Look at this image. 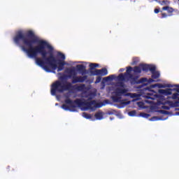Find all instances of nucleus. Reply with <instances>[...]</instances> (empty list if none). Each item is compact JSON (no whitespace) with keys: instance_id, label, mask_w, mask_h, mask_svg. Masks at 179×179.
I'll use <instances>...</instances> for the list:
<instances>
[{"instance_id":"f257e3e1","label":"nucleus","mask_w":179,"mask_h":179,"mask_svg":"<svg viewBox=\"0 0 179 179\" xmlns=\"http://www.w3.org/2000/svg\"><path fill=\"white\" fill-rule=\"evenodd\" d=\"M13 41L17 45L20 46L28 58L35 59L36 64L43 68L45 72H51V69L52 71L57 69V72L64 71L65 62L55 59L52 55L47 57L48 52L45 48L50 51H52L54 48L46 41L40 39L33 30H28L24 34L19 31L13 38Z\"/></svg>"},{"instance_id":"f03ea898","label":"nucleus","mask_w":179,"mask_h":179,"mask_svg":"<svg viewBox=\"0 0 179 179\" xmlns=\"http://www.w3.org/2000/svg\"><path fill=\"white\" fill-rule=\"evenodd\" d=\"M66 104L62 106V108L66 111H76V107H83L84 110H91L92 111H96V108H101L103 107L102 103H97L96 100L87 101L85 99H76L74 101L67 98L64 101Z\"/></svg>"},{"instance_id":"7ed1b4c3","label":"nucleus","mask_w":179,"mask_h":179,"mask_svg":"<svg viewBox=\"0 0 179 179\" xmlns=\"http://www.w3.org/2000/svg\"><path fill=\"white\" fill-rule=\"evenodd\" d=\"M131 72H132V67L128 66L127 67L126 72L123 73L119 74L117 76V80L120 82H130L131 85H141V83L143 84V85L139 86L138 89H142L143 86H148V85L152 83L153 80L152 79H150L148 80L147 78H141L139 79V76H135L132 74Z\"/></svg>"},{"instance_id":"20e7f679","label":"nucleus","mask_w":179,"mask_h":179,"mask_svg":"<svg viewBox=\"0 0 179 179\" xmlns=\"http://www.w3.org/2000/svg\"><path fill=\"white\" fill-rule=\"evenodd\" d=\"M71 89L77 92H85V90H87L85 84L72 85L71 83L56 80L51 85L50 92L52 96H55L57 93H64V92L71 90Z\"/></svg>"},{"instance_id":"39448f33","label":"nucleus","mask_w":179,"mask_h":179,"mask_svg":"<svg viewBox=\"0 0 179 179\" xmlns=\"http://www.w3.org/2000/svg\"><path fill=\"white\" fill-rule=\"evenodd\" d=\"M115 96H112V100L114 103H121L122 104H129V103L125 102L121 100V96H129L128 90L125 88L117 87L115 90Z\"/></svg>"},{"instance_id":"423d86ee","label":"nucleus","mask_w":179,"mask_h":179,"mask_svg":"<svg viewBox=\"0 0 179 179\" xmlns=\"http://www.w3.org/2000/svg\"><path fill=\"white\" fill-rule=\"evenodd\" d=\"M68 73L69 74V78H72V83H83L87 80V76H76L75 69H69Z\"/></svg>"},{"instance_id":"0eeeda50","label":"nucleus","mask_w":179,"mask_h":179,"mask_svg":"<svg viewBox=\"0 0 179 179\" xmlns=\"http://www.w3.org/2000/svg\"><path fill=\"white\" fill-rule=\"evenodd\" d=\"M175 87H178V88H173V89H170V88H167L166 90H159V93H160V94H164V96H170V94H173V92H177L176 93L173 94L171 99L173 100H176V99L178 98L179 96V85H174Z\"/></svg>"},{"instance_id":"6e6552de","label":"nucleus","mask_w":179,"mask_h":179,"mask_svg":"<svg viewBox=\"0 0 179 179\" xmlns=\"http://www.w3.org/2000/svg\"><path fill=\"white\" fill-rule=\"evenodd\" d=\"M133 72H134L135 76H138L137 73H142L143 72H149V64H140L138 66H136L132 68Z\"/></svg>"},{"instance_id":"1a4fd4ad","label":"nucleus","mask_w":179,"mask_h":179,"mask_svg":"<svg viewBox=\"0 0 179 179\" xmlns=\"http://www.w3.org/2000/svg\"><path fill=\"white\" fill-rule=\"evenodd\" d=\"M92 76H107L108 75V71L106 68L101 69H96L95 70H90V71Z\"/></svg>"},{"instance_id":"9d476101","label":"nucleus","mask_w":179,"mask_h":179,"mask_svg":"<svg viewBox=\"0 0 179 179\" xmlns=\"http://www.w3.org/2000/svg\"><path fill=\"white\" fill-rule=\"evenodd\" d=\"M148 71H151L152 73V78H149L147 80H149L150 79H152L153 81L151 82V83H153L155 82V80L153 79H159L160 78V73L159 71H156V66L149 64L148 65Z\"/></svg>"},{"instance_id":"9b49d317","label":"nucleus","mask_w":179,"mask_h":179,"mask_svg":"<svg viewBox=\"0 0 179 179\" xmlns=\"http://www.w3.org/2000/svg\"><path fill=\"white\" fill-rule=\"evenodd\" d=\"M76 69L81 75H86L87 73V70H86V66L83 64L76 65Z\"/></svg>"},{"instance_id":"f8f14e48","label":"nucleus","mask_w":179,"mask_h":179,"mask_svg":"<svg viewBox=\"0 0 179 179\" xmlns=\"http://www.w3.org/2000/svg\"><path fill=\"white\" fill-rule=\"evenodd\" d=\"M162 10H167L169 13H173L174 12V9L169 6H164L162 8Z\"/></svg>"},{"instance_id":"ddd939ff","label":"nucleus","mask_w":179,"mask_h":179,"mask_svg":"<svg viewBox=\"0 0 179 179\" xmlns=\"http://www.w3.org/2000/svg\"><path fill=\"white\" fill-rule=\"evenodd\" d=\"M94 116L96 120H103V113L102 112L96 113Z\"/></svg>"},{"instance_id":"4468645a","label":"nucleus","mask_w":179,"mask_h":179,"mask_svg":"<svg viewBox=\"0 0 179 179\" xmlns=\"http://www.w3.org/2000/svg\"><path fill=\"white\" fill-rule=\"evenodd\" d=\"M114 78H115L114 75H110L109 76L103 78V80H105L106 82H108V80H113Z\"/></svg>"},{"instance_id":"2eb2a0df","label":"nucleus","mask_w":179,"mask_h":179,"mask_svg":"<svg viewBox=\"0 0 179 179\" xmlns=\"http://www.w3.org/2000/svg\"><path fill=\"white\" fill-rule=\"evenodd\" d=\"M138 62H139V58L134 57L131 65H136V64H138Z\"/></svg>"},{"instance_id":"dca6fc26","label":"nucleus","mask_w":179,"mask_h":179,"mask_svg":"<svg viewBox=\"0 0 179 179\" xmlns=\"http://www.w3.org/2000/svg\"><path fill=\"white\" fill-rule=\"evenodd\" d=\"M99 64L97 63H91L90 64V69H94L95 68H98Z\"/></svg>"},{"instance_id":"f3484780","label":"nucleus","mask_w":179,"mask_h":179,"mask_svg":"<svg viewBox=\"0 0 179 179\" xmlns=\"http://www.w3.org/2000/svg\"><path fill=\"white\" fill-rule=\"evenodd\" d=\"M57 57L62 59V61H64L65 59V55H64L62 52H59L57 54Z\"/></svg>"},{"instance_id":"a211bd4d","label":"nucleus","mask_w":179,"mask_h":179,"mask_svg":"<svg viewBox=\"0 0 179 179\" xmlns=\"http://www.w3.org/2000/svg\"><path fill=\"white\" fill-rule=\"evenodd\" d=\"M83 117H84V118H87V120H90V118H92V115L86 112L83 113Z\"/></svg>"},{"instance_id":"6ab92c4d","label":"nucleus","mask_w":179,"mask_h":179,"mask_svg":"<svg viewBox=\"0 0 179 179\" xmlns=\"http://www.w3.org/2000/svg\"><path fill=\"white\" fill-rule=\"evenodd\" d=\"M173 107H179V97H178V101H175L172 103Z\"/></svg>"},{"instance_id":"aec40b11","label":"nucleus","mask_w":179,"mask_h":179,"mask_svg":"<svg viewBox=\"0 0 179 179\" xmlns=\"http://www.w3.org/2000/svg\"><path fill=\"white\" fill-rule=\"evenodd\" d=\"M101 82V76H97L95 83H100Z\"/></svg>"},{"instance_id":"412c9836","label":"nucleus","mask_w":179,"mask_h":179,"mask_svg":"<svg viewBox=\"0 0 179 179\" xmlns=\"http://www.w3.org/2000/svg\"><path fill=\"white\" fill-rule=\"evenodd\" d=\"M167 16H169V15H167L166 13H163L161 15V18L164 19V18L167 17Z\"/></svg>"},{"instance_id":"4be33fe9","label":"nucleus","mask_w":179,"mask_h":179,"mask_svg":"<svg viewBox=\"0 0 179 179\" xmlns=\"http://www.w3.org/2000/svg\"><path fill=\"white\" fill-rule=\"evenodd\" d=\"M141 117H143L144 118H148L149 117V114L148 113H141Z\"/></svg>"},{"instance_id":"5701e85b","label":"nucleus","mask_w":179,"mask_h":179,"mask_svg":"<svg viewBox=\"0 0 179 179\" xmlns=\"http://www.w3.org/2000/svg\"><path fill=\"white\" fill-rule=\"evenodd\" d=\"M135 114H136V111H135V110H132L129 113V115L131 116H134V115H135Z\"/></svg>"},{"instance_id":"b1692460","label":"nucleus","mask_w":179,"mask_h":179,"mask_svg":"<svg viewBox=\"0 0 179 179\" xmlns=\"http://www.w3.org/2000/svg\"><path fill=\"white\" fill-rule=\"evenodd\" d=\"M160 113H161L162 114H165L166 115H167V114H169V111L163 110H160Z\"/></svg>"},{"instance_id":"393cba45","label":"nucleus","mask_w":179,"mask_h":179,"mask_svg":"<svg viewBox=\"0 0 179 179\" xmlns=\"http://www.w3.org/2000/svg\"><path fill=\"white\" fill-rule=\"evenodd\" d=\"M162 108H164V110H170V106H163Z\"/></svg>"},{"instance_id":"a878e982","label":"nucleus","mask_w":179,"mask_h":179,"mask_svg":"<svg viewBox=\"0 0 179 179\" xmlns=\"http://www.w3.org/2000/svg\"><path fill=\"white\" fill-rule=\"evenodd\" d=\"M159 12H160V10L159 8L155 9V13H159Z\"/></svg>"},{"instance_id":"bb28decb","label":"nucleus","mask_w":179,"mask_h":179,"mask_svg":"<svg viewBox=\"0 0 179 179\" xmlns=\"http://www.w3.org/2000/svg\"><path fill=\"white\" fill-rule=\"evenodd\" d=\"M124 71H125V69H120L119 70V72H124Z\"/></svg>"},{"instance_id":"cd10ccee","label":"nucleus","mask_w":179,"mask_h":179,"mask_svg":"<svg viewBox=\"0 0 179 179\" xmlns=\"http://www.w3.org/2000/svg\"><path fill=\"white\" fill-rule=\"evenodd\" d=\"M120 86H121V87H124V83H121Z\"/></svg>"},{"instance_id":"c85d7f7f","label":"nucleus","mask_w":179,"mask_h":179,"mask_svg":"<svg viewBox=\"0 0 179 179\" xmlns=\"http://www.w3.org/2000/svg\"><path fill=\"white\" fill-rule=\"evenodd\" d=\"M156 86H157V84L152 85V87H156Z\"/></svg>"},{"instance_id":"c756f323","label":"nucleus","mask_w":179,"mask_h":179,"mask_svg":"<svg viewBox=\"0 0 179 179\" xmlns=\"http://www.w3.org/2000/svg\"><path fill=\"white\" fill-rule=\"evenodd\" d=\"M159 87H164L162 85H159Z\"/></svg>"},{"instance_id":"7c9ffc66","label":"nucleus","mask_w":179,"mask_h":179,"mask_svg":"<svg viewBox=\"0 0 179 179\" xmlns=\"http://www.w3.org/2000/svg\"><path fill=\"white\" fill-rule=\"evenodd\" d=\"M92 100V98H88L87 101Z\"/></svg>"},{"instance_id":"2f4dec72","label":"nucleus","mask_w":179,"mask_h":179,"mask_svg":"<svg viewBox=\"0 0 179 179\" xmlns=\"http://www.w3.org/2000/svg\"><path fill=\"white\" fill-rule=\"evenodd\" d=\"M110 120H114V117H110Z\"/></svg>"},{"instance_id":"473e14b6","label":"nucleus","mask_w":179,"mask_h":179,"mask_svg":"<svg viewBox=\"0 0 179 179\" xmlns=\"http://www.w3.org/2000/svg\"><path fill=\"white\" fill-rule=\"evenodd\" d=\"M169 87H173V85H171V86H169Z\"/></svg>"},{"instance_id":"72a5a7b5","label":"nucleus","mask_w":179,"mask_h":179,"mask_svg":"<svg viewBox=\"0 0 179 179\" xmlns=\"http://www.w3.org/2000/svg\"><path fill=\"white\" fill-rule=\"evenodd\" d=\"M178 115H179V112L178 113Z\"/></svg>"},{"instance_id":"f704fd0d","label":"nucleus","mask_w":179,"mask_h":179,"mask_svg":"<svg viewBox=\"0 0 179 179\" xmlns=\"http://www.w3.org/2000/svg\"><path fill=\"white\" fill-rule=\"evenodd\" d=\"M178 2H179V0H178Z\"/></svg>"}]
</instances>
